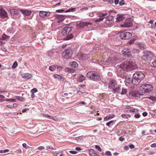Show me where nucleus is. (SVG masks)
Returning <instances> with one entry per match:
<instances>
[{
	"label": "nucleus",
	"mask_w": 156,
	"mask_h": 156,
	"mask_svg": "<svg viewBox=\"0 0 156 156\" xmlns=\"http://www.w3.org/2000/svg\"><path fill=\"white\" fill-rule=\"evenodd\" d=\"M87 78L90 80L96 81L100 80V76L98 73L95 71H90L86 74Z\"/></svg>",
	"instance_id": "1"
},
{
	"label": "nucleus",
	"mask_w": 156,
	"mask_h": 156,
	"mask_svg": "<svg viewBox=\"0 0 156 156\" xmlns=\"http://www.w3.org/2000/svg\"><path fill=\"white\" fill-rule=\"evenodd\" d=\"M108 87L112 89V92L115 93H119L120 90V87H118L116 82L114 80H111L109 82Z\"/></svg>",
	"instance_id": "2"
},
{
	"label": "nucleus",
	"mask_w": 156,
	"mask_h": 156,
	"mask_svg": "<svg viewBox=\"0 0 156 156\" xmlns=\"http://www.w3.org/2000/svg\"><path fill=\"white\" fill-rule=\"evenodd\" d=\"M120 67L123 70L127 71L132 70L133 69L132 63L129 61L122 63L120 65Z\"/></svg>",
	"instance_id": "3"
},
{
	"label": "nucleus",
	"mask_w": 156,
	"mask_h": 156,
	"mask_svg": "<svg viewBox=\"0 0 156 156\" xmlns=\"http://www.w3.org/2000/svg\"><path fill=\"white\" fill-rule=\"evenodd\" d=\"M73 51L71 48H67L64 51L62 54V57L66 59H67L70 58L72 56Z\"/></svg>",
	"instance_id": "4"
},
{
	"label": "nucleus",
	"mask_w": 156,
	"mask_h": 156,
	"mask_svg": "<svg viewBox=\"0 0 156 156\" xmlns=\"http://www.w3.org/2000/svg\"><path fill=\"white\" fill-rule=\"evenodd\" d=\"M141 58L144 61H147L153 55L152 53L148 51H144L143 52Z\"/></svg>",
	"instance_id": "5"
},
{
	"label": "nucleus",
	"mask_w": 156,
	"mask_h": 156,
	"mask_svg": "<svg viewBox=\"0 0 156 156\" xmlns=\"http://www.w3.org/2000/svg\"><path fill=\"white\" fill-rule=\"evenodd\" d=\"M119 36L121 39L128 40L131 37L132 34L129 32L122 31L120 33Z\"/></svg>",
	"instance_id": "6"
},
{
	"label": "nucleus",
	"mask_w": 156,
	"mask_h": 156,
	"mask_svg": "<svg viewBox=\"0 0 156 156\" xmlns=\"http://www.w3.org/2000/svg\"><path fill=\"white\" fill-rule=\"evenodd\" d=\"M133 77L136 78L140 80L141 81L145 77L144 75L142 72H138L134 73L133 75Z\"/></svg>",
	"instance_id": "7"
},
{
	"label": "nucleus",
	"mask_w": 156,
	"mask_h": 156,
	"mask_svg": "<svg viewBox=\"0 0 156 156\" xmlns=\"http://www.w3.org/2000/svg\"><path fill=\"white\" fill-rule=\"evenodd\" d=\"M73 27L72 26L66 27L62 31V33L63 35L67 34L71 31Z\"/></svg>",
	"instance_id": "8"
},
{
	"label": "nucleus",
	"mask_w": 156,
	"mask_h": 156,
	"mask_svg": "<svg viewBox=\"0 0 156 156\" xmlns=\"http://www.w3.org/2000/svg\"><path fill=\"white\" fill-rule=\"evenodd\" d=\"M133 23L129 19L126 20L123 24L121 25L122 27H129L132 26Z\"/></svg>",
	"instance_id": "9"
},
{
	"label": "nucleus",
	"mask_w": 156,
	"mask_h": 156,
	"mask_svg": "<svg viewBox=\"0 0 156 156\" xmlns=\"http://www.w3.org/2000/svg\"><path fill=\"white\" fill-rule=\"evenodd\" d=\"M122 53L123 55L127 57H130L132 55L131 50L128 48H123Z\"/></svg>",
	"instance_id": "10"
},
{
	"label": "nucleus",
	"mask_w": 156,
	"mask_h": 156,
	"mask_svg": "<svg viewBox=\"0 0 156 156\" xmlns=\"http://www.w3.org/2000/svg\"><path fill=\"white\" fill-rule=\"evenodd\" d=\"M8 18V15L7 12L4 9H0V18L5 19Z\"/></svg>",
	"instance_id": "11"
},
{
	"label": "nucleus",
	"mask_w": 156,
	"mask_h": 156,
	"mask_svg": "<svg viewBox=\"0 0 156 156\" xmlns=\"http://www.w3.org/2000/svg\"><path fill=\"white\" fill-rule=\"evenodd\" d=\"M113 17L112 16H108L106 18L105 21V23L108 25L110 26L111 24L113 23V20H112Z\"/></svg>",
	"instance_id": "12"
},
{
	"label": "nucleus",
	"mask_w": 156,
	"mask_h": 156,
	"mask_svg": "<svg viewBox=\"0 0 156 156\" xmlns=\"http://www.w3.org/2000/svg\"><path fill=\"white\" fill-rule=\"evenodd\" d=\"M50 12H46L44 11H40L39 13V16L41 17L44 18L46 16H48L50 15Z\"/></svg>",
	"instance_id": "13"
},
{
	"label": "nucleus",
	"mask_w": 156,
	"mask_h": 156,
	"mask_svg": "<svg viewBox=\"0 0 156 156\" xmlns=\"http://www.w3.org/2000/svg\"><path fill=\"white\" fill-rule=\"evenodd\" d=\"M68 16H69L63 15H58L57 18L58 19V20L57 21V23H60L62 22L65 19L66 17Z\"/></svg>",
	"instance_id": "14"
},
{
	"label": "nucleus",
	"mask_w": 156,
	"mask_h": 156,
	"mask_svg": "<svg viewBox=\"0 0 156 156\" xmlns=\"http://www.w3.org/2000/svg\"><path fill=\"white\" fill-rule=\"evenodd\" d=\"M20 12H21L24 15L26 16H29L31 15L32 12L30 11L27 10L20 9Z\"/></svg>",
	"instance_id": "15"
},
{
	"label": "nucleus",
	"mask_w": 156,
	"mask_h": 156,
	"mask_svg": "<svg viewBox=\"0 0 156 156\" xmlns=\"http://www.w3.org/2000/svg\"><path fill=\"white\" fill-rule=\"evenodd\" d=\"M92 23L90 22L81 23L79 24V27L80 29H83L85 26H87L89 25H91Z\"/></svg>",
	"instance_id": "16"
},
{
	"label": "nucleus",
	"mask_w": 156,
	"mask_h": 156,
	"mask_svg": "<svg viewBox=\"0 0 156 156\" xmlns=\"http://www.w3.org/2000/svg\"><path fill=\"white\" fill-rule=\"evenodd\" d=\"M141 81L140 80H138L137 78L136 79V78H134L133 76L132 78V84L135 85H138L139 84Z\"/></svg>",
	"instance_id": "17"
},
{
	"label": "nucleus",
	"mask_w": 156,
	"mask_h": 156,
	"mask_svg": "<svg viewBox=\"0 0 156 156\" xmlns=\"http://www.w3.org/2000/svg\"><path fill=\"white\" fill-rule=\"evenodd\" d=\"M144 85L145 86L146 89L147 93L151 91L153 89L152 86L151 84H145Z\"/></svg>",
	"instance_id": "18"
},
{
	"label": "nucleus",
	"mask_w": 156,
	"mask_h": 156,
	"mask_svg": "<svg viewBox=\"0 0 156 156\" xmlns=\"http://www.w3.org/2000/svg\"><path fill=\"white\" fill-rule=\"evenodd\" d=\"M20 12V9H12L10 10V13L12 15H17Z\"/></svg>",
	"instance_id": "19"
},
{
	"label": "nucleus",
	"mask_w": 156,
	"mask_h": 156,
	"mask_svg": "<svg viewBox=\"0 0 156 156\" xmlns=\"http://www.w3.org/2000/svg\"><path fill=\"white\" fill-rule=\"evenodd\" d=\"M115 116V115L113 114L108 115L104 118V121H107L111 119L114 118Z\"/></svg>",
	"instance_id": "20"
},
{
	"label": "nucleus",
	"mask_w": 156,
	"mask_h": 156,
	"mask_svg": "<svg viewBox=\"0 0 156 156\" xmlns=\"http://www.w3.org/2000/svg\"><path fill=\"white\" fill-rule=\"evenodd\" d=\"M114 60L113 58L112 59L111 58H109L105 62H104V63H102V64L106 65H109L112 63Z\"/></svg>",
	"instance_id": "21"
},
{
	"label": "nucleus",
	"mask_w": 156,
	"mask_h": 156,
	"mask_svg": "<svg viewBox=\"0 0 156 156\" xmlns=\"http://www.w3.org/2000/svg\"><path fill=\"white\" fill-rule=\"evenodd\" d=\"M140 92L142 93H147V91L146 90L145 86L144 85H142L140 87L139 90Z\"/></svg>",
	"instance_id": "22"
},
{
	"label": "nucleus",
	"mask_w": 156,
	"mask_h": 156,
	"mask_svg": "<svg viewBox=\"0 0 156 156\" xmlns=\"http://www.w3.org/2000/svg\"><path fill=\"white\" fill-rule=\"evenodd\" d=\"M69 65L73 68H75L78 66V64L76 62H71L69 63Z\"/></svg>",
	"instance_id": "23"
},
{
	"label": "nucleus",
	"mask_w": 156,
	"mask_h": 156,
	"mask_svg": "<svg viewBox=\"0 0 156 156\" xmlns=\"http://www.w3.org/2000/svg\"><path fill=\"white\" fill-rule=\"evenodd\" d=\"M124 17L123 16V15H118L117 17L116 18V22H120L124 20Z\"/></svg>",
	"instance_id": "24"
},
{
	"label": "nucleus",
	"mask_w": 156,
	"mask_h": 156,
	"mask_svg": "<svg viewBox=\"0 0 156 156\" xmlns=\"http://www.w3.org/2000/svg\"><path fill=\"white\" fill-rule=\"evenodd\" d=\"M32 75L30 74L25 73L23 74L22 76V77L23 78L26 79H29L32 77Z\"/></svg>",
	"instance_id": "25"
},
{
	"label": "nucleus",
	"mask_w": 156,
	"mask_h": 156,
	"mask_svg": "<svg viewBox=\"0 0 156 156\" xmlns=\"http://www.w3.org/2000/svg\"><path fill=\"white\" fill-rule=\"evenodd\" d=\"M139 93L136 92L135 91H131L129 93L130 96H134L135 97H137Z\"/></svg>",
	"instance_id": "26"
},
{
	"label": "nucleus",
	"mask_w": 156,
	"mask_h": 156,
	"mask_svg": "<svg viewBox=\"0 0 156 156\" xmlns=\"http://www.w3.org/2000/svg\"><path fill=\"white\" fill-rule=\"evenodd\" d=\"M125 82L126 85L127 84V83L128 84L131 83L132 84V79L129 77H127L125 80Z\"/></svg>",
	"instance_id": "27"
},
{
	"label": "nucleus",
	"mask_w": 156,
	"mask_h": 156,
	"mask_svg": "<svg viewBox=\"0 0 156 156\" xmlns=\"http://www.w3.org/2000/svg\"><path fill=\"white\" fill-rule=\"evenodd\" d=\"M9 36L6 35L5 34H4L0 38V40H3L5 39H9Z\"/></svg>",
	"instance_id": "28"
},
{
	"label": "nucleus",
	"mask_w": 156,
	"mask_h": 156,
	"mask_svg": "<svg viewBox=\"0 0 156 156\" xmlns=\"http://www.w3.org/2000/svg\"><path fill=\"white\" fill-rule=\"evenodd\" d=\"M115 120H111L106 123V125L108 126V127H110L111 126H112L113 125V123L115 122Z\"/></svg>",
	"instance_id": "29"
},
{
	"label": "nucleus",
	"mask_w": 156,
	"mask_h": 156,
	"mask_svg": "<svg viewBox=\"0 0 156 156\" xmlns=\"http://www.w3.org/2000/svg\"><path fill=\"white\" fill-rule=\"evenodd\" d=\"M74 37V35L73 34H70L67 35L65 38V40H68L73 38Z\"/></svg>",
	"instance_id": "30"
},
{
	"label": "nucleus",
	"mask_w": 156,
	"mask_h": 156,
	"mask_svg": "<svg viewBox=\"0 0 156 156\" xmlns=\"http://www.w3.org/2000/svg\"><path fill=\"white\" fill-rule=\"evenodd\" d=\"M55 50H51L48 51L47 53L48 54L49 56H53L54 55Z\"/></svg>",
	"instance_id": "31"
},
{
	"label": "nucleus",
	"mask_w": 156,
	"mask_h": 156,
	"mask_svg": "<svg viewBox=\"0 0 156 156\" xmlns=\"http://www.w3.org/2000/svg\"><path fill=\"white\" fill-rule=\"evenodd\" d=\"M122 117L124 119H128L131 117V115L126 114H122L121 115Z\"/></svg>",
	"instance_id": "32"
},
{
	"label": "nucleus",
	"mask_w": 156,
	"mask_h": 156,
	"mask_svg": "<svg viewBox=\"0 0 156 156\" xmlns=\"http://www.w3.org/2000/svg\"><path fill=\"white\" fill-rule=\"evenodd\" d=\"M76 8H70L68 9L67 10L65 11V12H73L76 11Z\"/></svg>",
	"instance_id": "33"
},
{
	"label": "nucleus",
	"mask_w": 156,
	"mask_h": 156,
	"mask_svg": "<svg viewBox=\"0 0 156 156\" xmlns=\"http://www.w3.org/2000/svg\"><path fill=\"white\" fill-rule=\"evenodd\" d=\"M85 79V77L83 75H81L78 79V81L80 82H82Z\"/></svg>",
	"instance_id": "34"
},
{
	"label": "nucleus",
	"mask_w": 156,
	"mask_h": 156,
	"mask_svg": "<svg viewBox=\"0 0 156 156\" xmlns=\"http://www.w3.org/2000/svg\"><path fill=\"white\" fill-rule=\"evenodd\" d=\"M43 116H44L47 118H48V119H53L55 121L56 120H55L53 118L52 116H50V115H49L47 114H44Z\"/></svg>",
	"instance_id": "35"
},
{
	"label": "nucleus",
	"mask_w": 156,
	"mask_h": 156,
	"mask_svg": "<svg viewBox=\"0 0 156 156\" xmlns=\"http://www.w3.org/2000/svg\"><path fill=\"white\" fill-rule=\"evenodd\" d=\"M95 151L94 149H90L89 151V155H91V154L93 155V154L95 152Z\"/></svg>",
	"instance_id": "36"
},
{
	"label": "nucleus",
	"mask_w": 156,
	"mask_h": 156,
	"mask_svg": "<svg viewBox=\"0 0 156 156\" xmlns=\"http://www.w3.org/2000/svg\"><path fill=\"white\" fill-rule=\"evenodd\" d=\"M132 52L134 54H138L140 52V51L139 49H134L133 50Z\"/></svg>",
	"instance_id": "37"
},
{
	"label": "nucleus",
	"mask_w": 156,
	"mask_h": 156,
	"mask_svg": "<svg viewBox=\"0 0 156 156\" xmlns=\"http://www.w3.org/2000/svg\"><path fill=\"white\" fill-rule=\"evenodd\" d=\"M104 18V17H102V18L100 17L98 19H96V20H94V21L95 22H96V23L100 22V21H102L103 20Z\"/></svg>",
	"instance_id": "38"
},
{
	"label": "nucleus",
	"mask_w": 156,
	"mask_h": 156,
	"mask_svg": "<svg viewBox=\"0 0 156 156\" xmlns=\"http://www.w3.org/2000/svg\"><path fill=\"white\" fill-rule=\"evenodd\" d=\"M17 66L18 65L17 62L16 61H15L14 62L12 67V69H15Z\"/></svg>",
	"instance_id": "39"
},
{
	"label": "nucleus",
	"mask_w": 156,
	"mask_h": 156,
	"mask_svg": "<svg viewBox=\"0 0 156 156\" xmlns=\"http://www.w3.org/2000/svg\"><path fill=\"white\" fill-rule=\"evenodd\" d=\"M127 92V90L126 89L124 88H122V91L121 92V94H125Z\"/></svg>",
	"instance_id": "40"
},
{
	"label": "nucleus",
	"mask_w": 156,
	"mask_h": 156,
	"mask_svg": "<svg viewBox=\"0 0 156 156\" xmlns=\"http://www.w3.org/2000/svg\"><path fill=\"white\" fill-rule=\"evenodd\" d=\"M107 14L106 13H101L98 15V16L99 17H104H104L105 16H107Z\"/></svg>",
	"instance_id": "41"
},
{
	"label": "nucleus",
	"mask_w": 156,
	"mask_h": 156,
	"mask_svg": "<svg viewBox=\"0 0 156 156\" xmlns=\"http://www.w3.org/2000/svg\"><path fill=\"white\" fill-rule=\"evenodd\" d=\"M56 68V67L54 66H50L49 67V69L51 71H53Z\"/></svg>",
	"instance_id": "42"
},
{
	"label": "nucleus",
	"mask_w": 156,
	"mask_h": 156,
	"mask_svg": "<svg viewBox=\"0 0 156 156\" xmlns=\"http://www.w3.org/2000/svg\"><path fill=\"white\" fill-rule=\"evenodd\" d=\"M129 111L131 112H136L138 111V110L135 108H133L130 109Z\"/></svg>",
	"instance_id": "43"
},
{
	"label": "nucleus",
	"mask_w": 156,
	"mask_h": 156,
	"mask_svg": "<svg viewBox=\"0 0 156 156\" xmlns=\"http://www.w3.org/2000/svg\"><path fill=\"white\" fill-rule=\"evenodd\" d=\"M9 150L8 149H6L4 150H1L0 151V153H4L7 152H8Z\"/></svg>",
	"instance_id": "44"
},
{
	"label": "nucleus",
	"mask_w": 156,
	"mask_h": 156,
	"mask_svg": "<svg viewBox=\"0 0 156 156\" xmlns=\"http://www.w3.org/2000/svg\"><path fill=\"white\" fill-rule=\"evenodd\" d=\"M96 148L99 151V152H101L102 150L100 146L98 145H96L95 146Z\"/></svg>",
	"instance_id": "45"
},
{
	"label": "nucleus",
	"mask_w": 156,
	"mask_h": 156,
	"mask_svg": "<svg viewBox=\"0 0 156 156\" xmlns=\"http://www.w3.org/2000/svg\"><path fill=\"white\" fill-rule=\"evenodd\" d=\"M37 91V90L36 88H34L32 89L31 90V92L32 93H34L36 92Z\"/></svg>",
	"instance_id": "46"
},
{
	"label": "nucleus",
	"mask_w": 156,
	"mask_h": 156,
	"mask_svg": "<svg viewBox=\"0 0 156 156\" xmlns=\"http://www.w3.org/2000/svg\"><path fill=\"white\" fill-rule=\"evenodd\" d=\"M81 56L84 59H87L88 58L87 55L86 54H82Z\"/></svg>",
	"instance_id": "47"
},
{
	"label": "nucleus",
	"mask_w": 156,
	"mask_h": 156,
	"mask_svg": "<svg viewBox=\"0 0 156 156\" xmlns=\"http://www.w3.org/2000/svg\"><path fill=\"white\" fill-rule=\"evenodd\" d=\"M125 4V2L124 0H120L119 2V4L121 5H123Z\"/></svg>",
	"instance_id": "48"
},
{
	"label": "nucleus",
	"mask_w": 156,
	"mask_h": 156,
	"mask_svg": "<svg viewBox=\"0 0 156 156\" xmlns=\"http://www.w3.org/2000/svg\"><path fill=\"white\" fill-rule=\"evenodd\" d=\"M16 99L19 100L21 101H23V98L21 97L16 96Z\"/></svg>",
	"instance_id": "49"
},
{
	"label": "nucleus",
	"mask_w": 156,
	"mask_h": 156,
	"mask_svg": "<svg viewBox=\"0 0 156 156\" xmlns=\"http://www.w3.org/2000/svg\"><path fill=\"white\" fill-rule=\"evenodd\" d=\"M46 148L47 150L49 149V150H52L54 149V148L52 146H47L46 147Z\"/></svg>",
	"instance_id": "50"
},
{
	"label": "nucleus",
	"mask_w": 156,
	"mask_h": 156,
	"mask_svg": "<svg viewBox=\"0 0 156 156\" xmlns=\"http://www.w3.org/2000/svg\"><path fill=\"white\" fill-rule=\"evenodd\" d=\"M88 8L87 7H85L82 8L80 9V10L81 11H83L85 10H87L88 9Z\"/></svg>",
	"instance_id": "51"
},
{
	"label": "nucleus",
	"mask_w": 156,
	"mask_h": 156,
	"mask_svg": "<svg viewBox=\"0 0 156 156\" xmlns=\"http://www.w3.org/2000/svg\"><path fill=\"white\" fill-rule=\"evenodd\" d=\"M140 115L139 113H137V114H136L134 115V117L136 118H139L140 117Z\"/></svg>",
	"instance_id": "52"
},
{
	"label": "nucleus",
	"mask_w": 156,
	"mask_h": 156,
	"mask_svg": "<svg viewBox=\"0 0 156 156\" xmlns=\"http://www.w3.org/2000/svg\"><path fill=\"white\" fill-rule=\"evenodd\" d=\"M105 154L108 156H111L112 155L111 152L109 151H107L105 152Z\"/></svg>",
	"instance_id": "53"
},
{
	"label": "nucleus",
	"mask_w": 156,
	"mask_h": 156,
	"mask_svg": "<svg viewBox=\"0 0 156 156\" xmlns=\"http://www.w3.org/2000/svg\"><path fill=\"white\" fill-rule=\"evenodd\" d=\"M56 156H65L64 154L61 153H58L56 154Z\"/></svg>",
	"instance_id": "54"
},
{
	"label": "nucleus",
	"mask_w": 156,
	"mask_h": 156,
	"mask_svg": "<svg viewBox=\"0 0 156 156\" xmlns=\"http://www.w3.org/2000/svg\"><path fill=\"white\" fill-rule=\"evenodd\" d=\"M128 146L129 147H129L131 149L134 148L135 147L134 145L132 144H129Z\"/></svg>",
	"instance_id": "55"
},
{
	"label": "nucleus",
	"mask_w": 156,
	"mask_h": 156,
	"mask_svg": "<svg viewBox=\"0 0 156 156\" xmlns=\"http://www.w3.org/2000/svg\"><path fill=\"white\" fill-rule=\"evenodd\" d=\"M64 11V10H63V9H62L57 10H56V12H59V13H61Z\"/></svg>",
	"instance_id": "56"
},
{
	"label": "nucleus",
	"mask_w": 156,
	"mask_h": 156,
	"mask_svg": "<svg viewBox=\"0 0 156 156\" xmlns=\"http://www.w3.org/2000/svg\"><path fill=\"white\" fill-rule=\"evenodd\" d=\"M37 149L40 150H41L42 149H44V147L43 146H41L39 147H37Z\"/></svg>",
	"instance_id": "57"
},
{
	"label": "nucleus",
	"mask_w": 156,
	"mask_h": 156,
	"mask_svg": "<svg viewBox=\"0 0 156 156\" xmlns=\"http://www.w3.org/2000/svg\"><path fill=\"white\" fill-rule=\"evenodd\" d=\"M69 152L70 153L72 154H76L77 153V152L76 151H69Z\"/></svg>",
	"instance_id": "58"
},
{
	"label": "nucleus",
	"mask_w": 156,
	"mask_h": 156,
	"mask_svg": "<svg viewBox=\"0 0 156 156\" xmlns=\"http://www.w3.org/2000/svg\"><path fill=\"white\" fill-rule=\"evenodd\" d=\"M153 66H156V60L153 61L152 62Z\"/></svg>",
	"instance_id": "59"
},
{
	"label": "nucleus",
	"mask_w": 156,
	"mask_h": 156,
	"mask_svg": "<svg viewBox=\"0 0 156 156\" xmlns=\"http://www.w3.org/2000/svg\"><path fill=\"white\" fill-rule=\"evenodd\" d=\"M124 149L126 150H128L129 149V147L128 145L124 147Z\"/></svg>",
	"instance_id": "60"
},
{
	"label": "nucleus",
	"mask_w": 156,
	"mask_h": 156,
	"mask_svg": "<svg viewBox=\"0 0 156 156\" xmlns=\"http://www.w3.org/2000/svg\"><path fill=\"white\" fill-rule=\"evenodd\" d=\"M16 99H10L9 101L10 102H16Z\"/></svg>",
	"instance_id": "61"
},
{
	"label": "nucleus",
	"mask_w": 156,
	"mask_h": 156,
	"mask_svg": "<svg viewBox=\"0 0 156 156\" xmlns=\"http://www.w3.org/2000/svg\"><path fill=\"white\" fill-rule=\"evenodd\" d=\"M119 140L121 141H123L124 140V138L122 136H121L119 138Z\"/></svg>",
	"instance_id": "62"
},
{
	"label": "nucleus",
	"mask_w": 156,
	"mask_h": 156,
	"mask_svg": "<svg viewBox=\"0 0 156 156\" xmlns=\"http://www.w3.org/2000/svg\"><path fill=\"white\" fill-rule=\"evenodd\" d=\"M94 156H99L98 153L95 151L93 154Z\"/></svg>",
	"instance_id": "63"
},
{
	"label": "nucleus",
	"mask_w": 156,
	"mask_h": 156,
	"mask_svg": "<svg viewBox=\"0 0 156 156\" xmlns=\"http://www.w3.org/2000/svg\"><path fill=\"white\" fill-rule=\"evenodd\" d=\"M151 147H156V144L154 143L151 145Z\"/></svg>",
	"instance_id": "64"
}]
</instances>
